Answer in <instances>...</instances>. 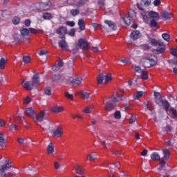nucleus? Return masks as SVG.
Segmentation results:
<instances>
[{"label": "nucleus", "instance_id": "f257e3e1", "mask_svg": "<svg viewBox=\"0 0 177 177\" xmlns=\"http://www.w3.org/2000/svg\"><path fill=\"white\" fill-rule=\"evenodd\" d=\"M157 62H158V59L156 55L153 54H149L142 59V66L145 68H150V67L156 66V64H157Z\"/></svg>", "mask_w": 177, "mask_h": 177}, {"label": "nucleus", "instance_id": "f03ea898", "mask_svg": "<svg viewBox=\"0 0 177 177\" xmlns=\"http://www.w3.org/2000/svg\"><path fill=\"white\" fill-rule=\"evenodd\" d=\"M136 19V12L135 10L130 9L129 11L128 17L125 19V17H122L120 19V23L126 24L127 26H130L131 21H133Z\"/></svg>", "mask_w": 177, "mask_h": 177}, {"label": "nucleus", "instance_id": "7ed1b4c3", "mask_svg": "<svg viewBox=\"0 0 177 177\" xmlns=\"http://www.w3.org/2000/svg\"><path fill=\"white\" fill-rule=\"evenodd\" d=\"M151 0H140V2L137 3L136 6L139 10L142 12L145 11V8L150 6Z\"/></svg>", "mask_w": 177, "mask_h": 177}, {"label": "nucleus", "instance_id": "20e7f679", "mask_svg": "<svg viewBox=\"0 0 177 177\" xmlns=\"http://www.w3.org/2000/svg\"><path fill=\"white\" fill-rule=\"evenodd\" d=\"M6 162L7 164L2 165L0 168L1 177H8V174L5 173V171H7V169H10V168H12V162L6 160Z\"/></svg>", "mask_w": 177, "mask_h": 177}, {"label": "nucleus", "instance_id": "39448f33", "mask_svg": "<svg viewBox=\"0 0 177 177\" xmlns=\"http://www.w3.org/2000/svg\"><path fill=\"white\" fill-rule=\"evenodd\" d=\"M32 84L35 88H38L41 84V80H39V74L37 71H34V75L32 77Z\"/></svg>", "mask_w": 177, "mask_h": 177}, {"label": "nucleus", "instance_id": "423d86ee", "mask_svg": "<svg viewBox=\"0 0 177 177\" xmlns=\"http://www.w3.org/2000/svg\"><path fill=\"white\" fill-rule=\"evenodd\" d=\"M56 33L59 35V38L66 39V34H67V28L61 26L56 30Z\"/></svg>", "mask_w": 177, "mask_h": 177}, {"label": "nucleus", "instance_id": "0eeeda50", "mask_svg": "<svg viewBox=\"0 0 177 177\" xmlns=\"http://www.w3.org/2000/svg\"><path fill=\"white\" fill-rule=\"evenodd\" d=\"M78 46L80 48V49H89V43L88 41L85 39H80L78 40Z\"/></svg>", "mask_w": 177, "mask_h": 177}, {"label": "nucleus", "instance_id": "6e6552de", "mask_svg": "<svg viewBox=\"0 0 177 177\" xmlns=\"http://www.w3.org/2000/svg\"><path fill=\"white\" fill-rule=\"evenodd\" d=\"M127 100V97L125 95L120 96L117 93H113L111 97V102H122Z\"/></svg>", "mask_w": 177, "mask_h": 177}, {"label": "nucleus", "instance_id": "1a4fd4ad", "mask_svg": "<svg viewBox=\"0 0 177 177\" xmlns=\"http://www.w3.org/2000/svg\"><path fill=\"white\" fill-rule=\"evenodd\" d=\"M160 16L165 21L167 20H171L174 15H172V12H169L167 10H164L161 12Z\"/></svg>", "mask_w": 177, "mask_h": 177}, {"label": "nucleus", "instance_id": "9d476101", "mask_svg": "<svg viewBox=\"0 0 177 177\" xmlns=\"http://www.w3.org/2000/svg\"><path fill=\"white\" fill-rule=\"evenodd\" d=\"M21 85H23L24 88L26 91H32V88H35L31 81L26 82L25 80H23Z\"/></svg>", "mask_w": 177, "mask_h": 177}, {"label": "nucleus", "instance_id": "9b49d317", "mask_svg": "<svg viewBox=\"0 0 177 177\" xmlns=\"http://www.w3.org/2000/svg\"><path fill=\"white\" fill-rule=\"evenodd\" d=\"M44 117H45V111L41 110L38 114L36 115V117L35 119V122L37 123L38 125H39L38 122H41L44 121Z\"/></svg>", "mask_w": 177, "mask_h": 177}, {"label": "nucleus", "instance_id": "f8f14e48", "mask_svg": "<svg viewBox=\"0 0 177 177\" xmlns=\"http://www.w3.org/2000/svg\"><path fill=\"white\" fill-rule=\"evenodd\" d=\"M63 127L59 126L53 133V136L55 138H62V135H63Z\"/></svg>", "mask_w": 177, "mask_h": 177}, {"label": "nucleus", "instance_id": "ddd939ff", "mask_svg": "<svg viewBox=\"0 0 177 177\" xmlns=\"http://www.w3.org/2000/svg\"><path fill=\"white\" fill-rule=\"evenodd\" d=\"M20 32L22 37H27L25 41H28V39H30V29L22 28L20 29Z\"/></svg>", "mask_w": 177, "mask_h": 177}, {"label": "nucleus", "instance_id": "4468645a", "mask_svg": "<svg viewBox=\"0 0 177 177\" xmlns=\"http://www.w3.org/2000/svg\"><path fill=\"white\" fill-rule=\"evenodd\" d=\"M154 96L155 102L156 103V104H158V106H161V102L164 100H162V96L161 95V94L158 92H156L154 93Z\"/></svg>", "mask_w": 177, "mask_h": 177}, {"label": "nucleus", "instance_id": "2eb2a0df", "mask_svg": "<svg viewBox=\"0 0 177 177\" xmlns=\"http://www.w3.org/2000/svg\"><path fill=\"white\" fill-rule=\"evenodd\" d=\"M149 19L152 20H160V14L156 11H151L148 13Z\"/></svg>", "mask_w": 177, "mask_h": 177}, {"label": "nucleus", "instance_id": "dca6fc26", "mask_svg": "<svg viewBox=\"0 0 177 177\" xmlns=\"http://www.w3.org/2000/svg\"><path fill=\"white\" fill-rule=\"evenodd\" d=\"M62 41H59V46L60 48L62 49V50H68L67 48H68V45H67V43L66 42V39L61 38Z\"/></svg>", "mask_w": 177, "mask_h": 177}, {"label": "nucleus", "instance_id": "f3484780", "mask_svg": "<svg viewBox=\"0 0 177 177\" xmlns=\"http://www.w3.org/2000/svg\"><path fill=\"white\" fill-rule=\"evenodd\" d=\"M130 37L133 41H136V39H139V38H140V32H139V30H136L132 32L130 35Z\"/></svg>", "mask_w": 177, "mask_h": 177}, {"label": "nucleus", "instance_id": "a211bd4d", "mask_svg": "<svg viewBox=\"0 0 177 177\" xmlns=\"http://www.w3.org/2000/svg\"><path fill=\"white\" fill-rule=\"evenodd\" d=\"M82 82V77H77L73 80L72 84L73 86H75V88H77V86H79V85H81Z\"/></svg>", "mask_w": 177, "mask_h": 177}, {"label": "nucleus", "instance_id": "6ab92c4d", "mask_svg": "<svg viewBox=\"0 0 177 177\" xmlns=\"http://www.w3.org/2000/svg\"><path fill=\"white\" fill-rule=\"evenodd\" d=\"M160 106H162L163 109L167 113L169 111V107H171L169 102L166 100H162V102L160 103Z\"/></svg>", "mask_w": 177, "mask_h": 177}, {"label": "nucleus", "instance_id": "aec40b11", "mask_svg": "<svg viewBox=\"0 0 177 177\" xmlns=\"http://www.w3.org/2000/svg\"><path fill=\"white\" fill-rule=\"evenodd\" d=\"M51 111L52 113H63V111H64V109L63 108V106L57 105L51 107Z\"/></svg>", "mask_w": 177, "mask_h": 177}, {"label": "nucleus", "instance_id": "412c9836", "mask_svg": "<svg viewBox=\"0 0 177 177\" xmlns=\"http://www.w3.org/2000/svg\"><path fill=\"white\" fill-rule=\"evenodd\" d=\"M157 21H158V19H151L149 24L150 28L158 30V28H160V26H158V24L157 23Z\"/></svg>", "mask_w": 177, "mask_h": 177}, {"label": "nucleus", "instance_id": "4be33fe9", "mask_svg": "<svg viewBox=\"0 0 177 177\" xmlns=\"http://www.w3.org/2000/svg\"><path fill=\"white\" fill-rule=\"evenodd\" d=\"M46 151L48 154H53V153H55V146H53V143H49L46 148Z\"/></svg>", "mask_w": 177, "mask_h": 177}, {"label": "nucleus", "instance_id": "5701e85b", "mask_svg": "<svg viewBox=\"0 0 177 177\" xmlns=\"http://www.w3.org/2000/svg\"><path fill=\"white\" fill-rule=\"evenodd\" d=\"M162 153H163V158L166 161L169 160V157L171 156V153L169 152V149H162Z\"/></svg>", "mask_w": 177, "mask_h": 177}, {"label": "nucleus", "instance_id": "b1692460", "mask_svg": "<svg viewBox=\"0 0 177 177\" xmlns=\"http://www.w3.org/2000/svg\"><path fill=\"white\" fill-rule=\"evenodd\" d=\"M35 111L32 107H28L25 110V113L28 117H32L33 114H35Z\"/></svg>", "mask_w": 177, "mask_h": 177}, {"label": "nucleus", "instance_id": "393cba45", "mask_svg": "<svg viewBox=\"0 0 177 177\" xmlns=\"http://www.w3.org/2000/svg\"><path fill=\"white\" fill-rule=\"evenodd\" d=\"M23 118V116L20 113H17L13 118L14 122H15V124H19V122H21Z\"/></svg>", "mask_w": 177, "mask_h": 177}, {"label": "nucleus", "instance_id": "a878e982", "mask_svg": "<svg viewBox=\"0 0 177 177\" xmlns=\"http://www.w3.org/2000/svg\"><path fill=\"white\" fill-rule=\"evenodd\" d=\"M151 158L153 161H159V160H161V156L157 152H153L151 154Z\"/></svg>", "mask_w": 177, "mask_h": 177}, {"label": "nucleus", "instance_id": "bb28decb", "mask_svg": "<svg viewBox=\"0 0 177 177\" xmlns=\"http://www.w3.org/2000/svg\"><path fill=\"white\" fill-rule=\"evenodd\" d=\"M50 2H48L46 3H41L39 4V6H40V9L41 10H47V9H49V8L50 7Z\"/></svg>", "mask_w": 177, "mask_h": 177}, {"label": "nucleus", "instance_id": "cd10ccee", "mask_svg": "<svg viewBox=\"0 0 177 177\" xmlns=\"http://www.w3.org/2000/svg\"><path fill=\"white\" fill-rule=\"evenodd\" d=\"M78 26L81 31H84V30H85V21H84V19H80L78 20Z\"/></svg>", "mask_w": 177, "mask_h": 177}, {"label": "nucleus", "instance_id": "c85d7f7f", "mask_svg": "<svg viewBox=\"0 0 177 177\" xmlns=\"http://www.w3.org/2000/svg\"><path fill=\"white\" fill-rule=\"evenodd\" d=\"M104 80V75L103 73H100L97 77V82L98 85H102L103 84V80Z\"/></svg>", "mask_w": 177, "mask_h": 177}, {"label": "nucleus", "instance_id": "c756f323", "mask_svg": "<svg viewBox=\"0 0 177 177\" xmlns=\"http://www.w3.org/2000/svg\"><path fill=\"white\" fill-rule=\"evenodd\" d=\"M6 146V141L3 138V133H0V147H5Z\"/></svg>", "mask_w": 177, "mask_h": 177}, {"label": "nucleus", "instance_id": "7c9ffc66", "mask_svg": "<svg viewBox=\"0 0 177 177\" xmlns=\"http://www.w3.org/2000/svg\"><path fill=\"white\" fill-rule=\"evenodd\" d=\"M89 2V0H79L76 3V6L80 8V6H84V5H86Z\"/></svg>", "mask_w": 177, "mask_h": 177}, {"label": "nucleus", "instance_id": "2f4dec72", "mask_svg": "<svg viewBox=\"0 0 177 177\" xmlns=\"http://www.w3.org/2000/svg\"><path fill=\"white\" fill-rule=\"evenodd\" d=\"M140 74L142 80H149V72L142 71Z\"/></svg>", "mask_w": 177, "mask_h": 177}, {"label": "nucleus", "instance_id": "473e14b6", "mask_svg": "<svg viewBox=\"0 0 177 177\" xmlns=\"http://www.w3.org/2000/svg\"><path fill=\"white\" fill-rule=\"evenodd\" d=\"M145 94L143 91H138L136 94L133 95L134 100H138L139 97H142V96Z\"/></svg>", "mask_w": 177, "mask_h": 177}, {"label": "nucleus", "instance_id": "72a5a7b5", "mask_svg": "<svg viewBox=\"0 0 177 177\" xmlns=\"http://www.w3.org/2000/svg\"><path fill=\"white\" fill-rule=\"evenodd\" d=\"M132 70H133L135 73H139L140 74L142 73V71H143V70H142V68L137 65H133Z\"/></svg>", "mask_w": 177, "mask_h": 177}, {"label": "nucleus", "instance_id": "f704fd0d", "mask_svg": "<svg viewBox=\"0 0 177 177\" xmlns=\"http://www.w3.org/2000/svg\"><path fill=\"white\" fill-rule=\"evenodd\" d=\"M97 158V156L96 154H88L86 156L87 161H95Z\"/></svg>", "mask_w": 177, "mask_h": 177}, {"label": "nucleus", "instance_id": "c9c22d12", "mask_svg": "<svg viewBox=\"0 0 177 177\" xmlns=\"http://www.w3.org/2000/svg\"><path fill=\"white\" fill-rule=\"evenodd\" d=\"M80 95L84 100L89 99V97H91V94L86 91H81Z\"/></svg>", "mask_w": 177, "mask_h": 177}, {"label": "nucleus", "instance_id": "e433bc0d", "mask_svg": "<svg viewBox=\"0 0 177 177\" xmlns=\"http://www.w3.org/2000/svg\"><path fill=\"white\" fill-rule=\"evenodd\" d=\"M93 110V106L90 105L87 107H86L84 109V113H85L86 114H91L92 113V111Z\"/></svg>", "mask_w": 177, "mask_h": 177}, {"label": "nucleus", "instance_id": "4c0bfd02", "mask_svg": "<svg viewBox=\"0 0 177 177\" xmlns=\"http://www.w3.org/2000/svg\"><path fill=\"white\" fill-rule=\"evenodd\" d=\"M104 109L106 111H111V101L105 103Z\"/></svg>", "mask_w": 177, "mask_h": 177}, {"label": "nucleus", "instance_id": "58836bf2", "mask_svg": "<svg viewBox=\"0 0 177 177\" xmlns=\"http://www.w3.org/2000/svg\"><path fill=\"white\" fill-rule=\"evenodd\" d=\"M60 78H62V75H54L52 76L51 80L53 82H57V81H60Z\"/></svg>", "mask_w": 177, "mask_h": 177}, {"label": "nucleus", "instance_id": "ea45409f", "mask_svg": "<svg viewBox=\"0 0 177 177\" xmlns=\"http://www.w3.org/2000/svg\"><path fill=\"white\" fill-rule=\"evenodd\" d=\"M42 17L44 19V20H50V19H52V14L49 12H45L43 14Z\"/></svg>", "mask_w": 177, "mask_h": 177}, {"label": "nucleus", "instance_id": "a19ab883", "mask_svg": "<svg viewBox=\"0 0 177 177\" xmlns=\"http://www.w3.org/2000/svg\"><path fill=\"white\" fill-rule=\"evenodd\" d=\"M170 114L173 116V118H177V111L175 109L171 108L169 109Z\"/></svg>", "mask_w": 177, "mask_h": 177}, {"label": "nucleus", "instance_id": "79ce46f5", "mask_svg": "<svg viewBox=\"0 0 177 177\" xmlns=\"http://www.w3.org/2000/svg\"><path fill=\"white\" fill-rule=\"evenodd\" d=\"M111 81V73L107 74L104 76V84H107Z\"/></svg>", "mask_w": 177, "mask_h": 177}, {"label": "nucleus", "instance_id": "37998d69", "mask_svg": "<svg viewBox=\"0 0 177 177\" xmlns=\"http://www.w3.org/2000/svg\"><path fill=\"white\" fill-rule=\"evenodd\" d=\"M6 15H8V11L0 10V20H3V19H6Z\"/></svg>", "mask_w": 177, "mask_h": 177}, {"label": "nucleus", "instance_id": "c03bdc74", "mask_svg": "<svg viewBox=\"0 0 177 177\" xmlns=\"http://www.w3.org/2000/svg\"><path fill=\"white\" fill-rule=\"evenodd\" d=\"M113 117L115 120H121V111H116L113 114Z\"/></svg>", "mask_w": 177, "mask_h": 177}, {"label": "nucleus", "instance_id": "a18cd8bd", "mask_svg": "<svg viewBox=\"0 0 177 177\" xmlns=\"http://www.w3.org/2000/svg\"><path fill=\"white\" fill-rule=\"evenodd\" d=\"M44 93L47 96H50L52 95V88L50 87H46L44 88Z\"/></svg>", "mask_w": 177, "mask_h": 177}, {"label": "nucleus", "instance_id": "49530a36", "mask_svg": "<svg viewBox=\"0 0 177 177\" xmlns=\"http://www.w3.org/2000/svg\"><path fill=\"white\" fill-rule=\"evenodd\" d=\"M162 37L165 41H167V42H169V39H171V36L168 33H163Z\"/></svg>", "mask_w": 177, "mask_h": 177}, {"label": "nucleus", "instance_id": "de8ad7c7", "mask_svg": "<svg viewBox=\"0 0 177 177\" xmlns=\"http://www.w3.org/2000/svg\"><path fill=\"white\" fill-rule=\"evenodd\" d=\"M170 53L172 56L176 57V61L177 60V47L174 48H170Z\"/></svg>", "mask_w": 177, "mask_h": 177}, {"label": "nucleus", "instance_id": "09e8293b", "mask_svg": "<svg viewBox=\"0 0 177 177\" xmlns=\"http://www.w3.org/2000/svg\"><path fill=\"white\" fill-rule=\"evenodd\" d=\"M10 129H11V131H19V127L18 125H16L15 124H11L9 126Z\"/></svg>", "mask_w": 177, "mask_h": 177}, {"label": "nucleus", "instance_id": "8fccbe9b", "mask_svg": "<svg viewBox=\"0 0 177 177\" xmlns=\"http://www.w3.org/2000/svg\"><path fill=\"white\" fill-rule=\"evenodd\" d=\"M22 60H23L24 63L28 64L31 62V57L27 56V55L24 56V57H23Z\"/></svg>", "mask_w": 177, "mask_h": 177}, {"label": "nucleus", "instance_id": "3c124183", "mask_svg": "<svg viewBox=\"0 0 177 177\" xmlns=\"http://www.w3.org/2000/svg\"><path fill=\"white\" fill-rule=\"evenodd\" d=\"M92 26L93 27V28H95V30H103V26L96 23L93 24Z\"/></svg>", "mask_w": 177, "mask_h": 177}, {"label": "nucleus", "instance_id": "603ef678", "mask_svg": "<svg viewBox=\"0 0 177 177\" xmlns=\"http://www.w3.org/2000/svg\"><path fill=\"white\" fill-rule=\"evenodd\" d=\"M70 12L72 16H77V15H80V10L78 9H72Z\"/></svg>", "mask_w": 177, "mask_h": 177}, {"label": "nucleus", "instance_id": "864d4df0", "mask_svg": "<svg viewBox=\"0 0 177 177\" xmlns=\"http://www.w3.org/2000/svg\"><path fill=\"white\" fill-rule=\"evenodd\" d=\"M113 166L114 167L113 168V169H114L115 171H118V169H120V168L121 167V164H120L119 162H115V163H113Z\"/></svg>", "mask_w": 177, "mask_h": 177}, {"label": "nucleus", "instance_id": "5fc2aeb1", "mask_svg": "<svg viewBox=\"0 0 177 177\" xmlns=\"http://www.w3.org/2000/svg\"><path fill=\"white\" fill-rule=\"evenodd\" d=\"M5 68V58L0 59V69L3 70Z\"/></svg>", "mask_w": 177, "mask_h": 177}, {"label": "nucleus", "instance_id": "6e6d98bb", "mask_svg": "<svg viewBox=\"0 0 177 177\" xmlns=\"http://www.w3.org/2000/svg\"><path fill=\"white\" fill-rule=\"evenodd\" d=\"M12 23L15 25L19 24L20 23V17H14V18L12 19Z\"/></svg>", "mask_w": 177, "mask_h": 177}, {"label": "nucleus", "instance_id": "4d7b16f0", "mask_svg": "<svg viewBox=\"0 0 177 177\" xmlns=\"http://www.w3.org/2000/svg\"><path fill=\"white\" fill-rule=\"evenodd\" d=\"M65 97H66V99H70V100H73V94H70V93L68 92H66L64 94Z\"/></svg>", "mask_w": 177, "mask_h": 177}, {"label": "nucleus", "instance_id": "13d9d810", "mask_svg": "<svg viewBox=\"0 0 177 177\" xmlns=\"http://www.w3.org/2000/svg\"><path fill=\"white\" fill-rule=\"evenodd\" d=\"M157 53H164L165 52V48L164 47H159L156 49Z\"/></svg>", "mask_w": 177, "mask_h": 177}, {"label": "nucleus", "instance_id": "bf43d9fd", "mask_svg": "<svg viewBox=\"0 0 177 177\" xmlns=\"http://www.w3.org/2000/svg\"><path fill=\"white\" fill-rule=\"evenodd\" d=\"M98 5L100 9H104V0H98Z\"/></svg>", "mask_w": 177, "mask_h": 177}, {"label": "nucleus", "instance_id": "052dcab7", "mask_svg": "<svg viewBox=\"0 0 177 177\" xmlns=\"http://www.w3.org/2000/svg\"><path fill=\"white\" fill-rule=\"evenodd\" d=\"M24 104H28V103H31V98L30 97H26L24 99Z\"/></svg>", "mask_w": 177, "mask_h": 177}, {"label": "nucleus", "instance_id": "680f3d73", "mask_svg": "<svg viewBox=\"0 0 177 177\" xmlns=\"http://www.w3.org/2000/svg\"><path fill=\"white\" fill-rule=\"evenodd\" d=\"M104 24H106V26H108V27H109V28H111V20H107L105 19L104 21Z\"/></svg>", "mask_w": 177, "mask_h": 177}, {"label": "nucleus", "instance_id": "e2e57ef3", "mask_svg": "<svg viewBox=\"0 0 177 177\" xmlns=\"http://www.w3.org/2000/svg\"><path fill=\"white\" fill-rule=\"evenodd\" d=\"M75 28H72L68 32V35H70L71 37H74V35H75Z\"/></svg>", "mask_w": 177, "mask_h": 177}, {"label": "nucleus", "instance_id": "0e129e2a", "mask_svg": "<svg viewBox=\"0 0 177 177\" xmlns=\"http://www.w3.org/2000/svg\"><path fill=\"white\" fill-rule=\"evenodd\" d=\"M48 55V51L45 50H41L39 52V56H44V55Z\"/></svg>", "mask_w": 177, "mask_h": 177}, {"label": "nucleus", "instance_id": "69168bd1", "mask_svg": "<svg viewBox=\"0 0 177 177\" xmlns=\"http://www.w3.org/2000/svg\"><path fill=\"white\" fill-rule=\"evenodd\" d=\"M31 33V34H37V32H38V30L35 29V28H29V33Z\"/></svg>", "mask_w": 177, "mask_h": 177}, {"label": "nucleus", "instance_id": "338daca9", "mask_svg": "<svg viewBox=\"0 0 177 177\" xmlns=\"http://www.w3.org/2000/svg\"><path fill=\"white\" fill-rule=\"evenodd\" d=\"M111 30L112 31H117V24L114 22H111Z\"/></svg>", "mask_w": 177, "mask_h": 177}, {"label": "nucleus", "instance_id": "774afa93", "mask_svg": "<svg viewBox=\"0 0 177 177\" xmlns=\"http://www.w3.org/2000/svg\"><path fill=\"white\" fill-rule=\"evenodd\" d=\"M160 5H161V0H154L153 1L154 6H160Z\"/></svg>", "mask_w": 177, "mask_h": 177}]
</instances>
